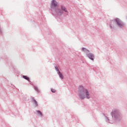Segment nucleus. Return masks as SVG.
<instances>
[{
  "label": "nucleus",
  "mask_w": 127,
  "mask_h": 127,
  "mask_svg": "<svg viewBox=\"0 0 127 127\" xmlns=\"http://www.w3.org/2000/svg\"><path fill=\"white\" fill-rule=\"evenodd\" d=\"M78 91L79 92V96L80 100H84V99H90V93L88 90L84 88L83 86H80L78 88Z\"/></svg>",
  "instance_id": "f257e3e1"
},
{
  "label": "nucleus",
  "mask_w": 127,
  "mask_h": 127,
  "mask_svg": "<svg viewBox=\"0 0 127 127\" xmlns=\"http://www.w3.org/2000/svg\"><path fill=\"white\" fill-rule=\"evenodd\" d=\"M59 5H58V3L56 2V0H53L52 1V3L51 4V8H54V7H58Z\"/></svg>",
  "instance_id": "f03ea898"
},
{
  "label": "nucleus",
  "mask_w": 127,
  "mask_h": 127,
  "mask_svg": "<svg viewBox=\"0 0 127 127\" xmlns=\"http://www.w3.org/2000/svg\"><path fill=\"white\" fill-rule=\"evenodd\" d=\"M116 21L117 23V24H118L119 26H124V23H123V22H122V21H121V20H120V19H119V18L116 19Z\"/></svg>",
  "instance_id": "7ed1b4c3"
},
{
  "label": "nucleus",
  "mask_w": 127,
  "mask_h": 127,
  "mask_svg": "<svg viewBox=\"0 0 127 127\" xmlns=\"http://www.w3.org/2000/svg\"><path fill=\"white\" fill-rule=\"evenodd\" d=\"M87 56H88V58H89L91 60H94V58H95V57L92 54H89L87 55Z\"/></svg>",
  "instance_id": "20e7f679"
},
{
  "label": "nucleus",
  "mask_w": 127,
  "mask_h": 127,
  "mask_svg": "<svg viewBox=\"0 0 127 127\" xmlns=\"http://www.w3.org/2000/svg\"><path fill=\"white\" fill-rule=\"evenodd\" d=\"M61 9H62V10H63L64 11H65V12H67V9H66V7H65V6L62 5Z\"/></svg>",
  "instance_id": "39448f33"
},
{
  "label": "nucleus",
  "mask_w": 127,
  "mask_h": 127,
  "mask_svg": "<svg viewBox=\"0 0 127 127\" xmlns=\"http://www.w3.org/2000/svg\"><path fill=\"white\" fill-rule=\"evenodd\" d=\"M22 77L24 78V79H25V80H27V81H29V77H28L26 75H23Z\"/></svg>",
  "instance_id": "423d86ee"
},
{
  "label": "nucleus",
  "mask_w": 127,
  "mask_h": 127,
  "mask_svg": "<svg viewBox=\"0 0 127 127\" xmlns=\"http://www.w3.org/2000/svg\"><path fill=\"white\" fill-rule=\"evenodd\" d=\"M59 75L61 79H64V77L63 76V75L60 72V71H59Z\"/></svg>",
  "instance_id": "0eeeda50"
},
{
  "label": "nucleus",
  "mask_w": 127,
  "mask_h": 127,
  "mask_svg": "<svg viewBox=\"0 0 127 127\" xmlns=\"http://www.w3.org/2000/svg\"><path fill=\"white\" fill-rule=\"evenodd\" d=\"M37 113L39 116H40V117H42V113H41V112L37 111Z\"/></svg>",
  "instance_id": "6e6552de"
},
{
  "label": "nucleus",
  "mask_w": 127,
  "mask_h": 127,
  "mask_svg": "<svg viewBox=\"0 0 127 127\" xmlns=\"http://www.w3.org/2000/svg\"><path fill=\"white\" fill-rule=\"evenodd\" d=\"M82 51H83V52H89L88 50H87L86 48H83L82 49Z\"/></svg>",
  "instance_id": "1a4fd4ad"
},
{
  "label": "nucleus",
  "mask_w": 127,
  "mask_h": 127,
  "mask_svg": "<svg viewBox=\"0 0 127 127\" xmlns=\"http://www.w3.org/2000/svg\"><path fill=\"white\" fill-rule=\"evenodd\" d=\"M33 102L35 104L36 107H37V102L36 101V100L33 99Z\"/></svg>",
  "instance_id": "9d476101"
},
{
  "label": "nucleus",
  "mask_w": 127,
  "mask_h": 127,
  "mask_svg": "<svg viewBox=\"0 0 127 127\" xmlns=\"http://www.w3.org/2000/svg\"><path fill=\"white\" fill-rule=\"evenodd\" d=\"M51 92H52V93H56V90L52 88V89H51Z\"/></svg>",
  "instance_id": "9b49d317"
},
{
  "label": "nucleus",
  "mask_w": 127,
  "mask_h": 127,
  "mask_svg": "<svg viewBox=\"0 0 127 127\" xmlns=\"http://www.w3.org/2000/svg\"><path fill=\"white\" fill-rule=\"evenodd\" d=\"M55 69H56V71H57L59 72H60V71H59V69H58V67H57V66H56V67H55Z\"/></svg>",
  "instance_id": "f8f14e48"
},
{
  "label": "nucleus",
  "mask_w": 127,
  "mask_h": 127,
  "mask_svg": "<svg viewBox=\"0 0 127 127\" xmlns=\"http://www.w3.org/2000/svg\"><path fill=\"white\" fill-rule=\"evenodd\" d=\"M63 12L62 11H61L60 13H63Z\"/></svg>",
  "instance_id": "ddd939ff"
}]
</instances>
